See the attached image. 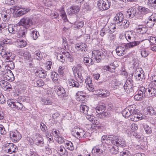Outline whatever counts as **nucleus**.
I'll return each instance as SVG.
<instances>
[{"instance_id":"4be33fe9","label":"nucleus","mask_w":156,"mask_h":156,"mask_svg":"<svg viewBox=\"0 0 156 156\" xmlns=\"http://www.w3.org/2000/svg\"><path fill=\"white\" fill-rule=\"evenodd\" d=\"M156 94V89L153 87L147 88V92L146 94V97H151Z\"/></svg>"},{"instance_id":"4468645a","label":"nucleus","mask_w":156,"mask_h":156,"mask_svg":"<svg viewBox=\"0 0 156 156\" xmlns=\"http://www.w3.org/2000/svg\"><path fill=\"white\" fill-rule=\"evenodd\" d=\"M5 147V151L10 154L15 153L18 150L17 146L11 143L6 144Z\"/></svg>"},{"instance_id":"de8ad7c7","label":"nucleus","mask_w":156,"mask_h":156,"mask_svg":"<svg viewBox=\"0 0 156 156\" xmlns=\"http://www.w3.org/2000/svg\"><path fill=\"white\" fill-rule=\"evenodd\" d=\"M51 78L53 81L56 82L59 78V76L57 73L55 72H53L52 73Z\"/></svg>"},{"instance_id":"ddd939ff","label":"nucleus","mask_w":156,"mask_h":156,"mask_svg":"<svg viewBox=\"0 0 156 156\" xmlns=\"http://www.w3.org/2000/svg\"><path fill=\"white\" fill-rule=\"evenodd\" d=\"M55 148L57 153L60 156H68L67 151L63 146L56 145Z\"/></svg>"},{"instance_id":"f704fd0d","label":"nucleus","mask_w":156,"mask_h":156,"mask_svg":"<svg viewBox=\"0 0 156 156\" xmlns=\"http://www.w3.org/2000/svg\"><path fill=\"white\" fill-rule=\"evenodd\" d=\"M26 73L24 72L25 75L23 77V83L24 84L28 85L29 84V74L27 70H25Z\"/></svg>"},{"instance_id":"393cba45","label":"nucleus","mask_w":156,"mask_h":156,"mask_svg":"<svg viewBox=\"0 0 156 156\" xmlns=\"http://www.w3.org/2000/svg\"><path fill=\"white\" fill-rule=\"evenodd\" d=\"M137 112L136 111L135 114H132L130 117V119L131 121L134 122L138 121L140 120L143 119L144 117L141 116L140 115L137 114Z\"/></svg>"},{"instance_id":"052dcab7","label":"nucleus","mask_w":156,"mask_h":156,"mask_svg":"<svg viewBox=\"0 0 156 156\" xmlns=\"http://www.w3.org/2000/svg\"><path fill=\"white\" fill-rule=\"evenodd\" d=\"M57 58L59 61L62 63H64L65 62V58L61 54H58L57 57Z\"/></svg>"},{"instance_id":"1a4fd4ad","label":"nucleus","mask_w":156,"mask_h":156,"mask_svg":"<svg viewBox=\"0 0 156 156\" xmlns=\"http://www.w3.org/2000/svg\"><path fill=\"white\" fill-rule=\"evenodd\" d=\"M135 105H133L128 107L122 111V115L126 118H128L131 116L132 114H135L136 110H135Z\"/></svg>"},{"instance_id":"0e129e2a","label":"nucleus","mask_w":156,"mask_h":156,"mask_svg":"<svg viewBox=\"0 0 156 156\" xmlns=\"http://www.w3.org/2000/svg\"><path fill=\"white\" fill-rule=\"evenodd\" d=\"M40 127L42 131L43 132H45L47 130L46 126L43 122L41 123Z\"/></svg>"},{"instance_id":"6e6552de","label":"nucleus","mask_w":156,"mask_h":156,"mask_svg":"<svg viewBox=\"0 0 156 156\" xmlns=\"http://www.w3.org/2000/svg\"><path fill=\"white\" fill-rule=\"evenodd\" d=\"M111 2L109 0H99L97 7L99 10H108L110 7Z\"/></svg>"},{"instance_id":"a18cd8bd","label":"nucleus","mask_w":156,"mask_h":156,"mask_svg":"<svg viewBox=\"0 0 156 156\" xmlns=\"http://www.w3.org/2000/svg\"><path fill=\"white\" fill-rule=\"evenodd\" d=\"M101 92V93H100L99 95H101L100 97L102 98L108 96L110 94L109 92L106 90H102Z\"/></svg>"},{"instance_id":"f257e3e1","label":"nucleus","mask_w":156,"mask_h":156,"mask_svg":"<svg viewBox=\"0 0 156 156\" xmlns=\"http://www.w3.org/2000/svg\"><path fill=\"white\" fill-rule=\"evenodd\" d=\"M29 18H23L17 24L13 26L12 25L9 26L8 30L10 33L12 34L17 33L19 37H24L25 36L24 31L21 29L20 26H24L25 28L27 29L29 27Z\"/></svg>"},{"instance_id":"bb28decb","label":"nucleus","mask_w":156,"mask_h":156,"mask_svg":"<svg viewBox=\"0 0 156 156\" xmlns=\"http://www.w3.org/2000/svg\"><path fill=\"white\" fill-rule=\"evenodd\" d=\"M106 109V105H99L96 107V110L98 114H102Z\"/></svg>"},{"instance_id":"7c9ffc66","label":"nucleus","mask_w":156,"mask_h":156,"mask_svg":"<svg viewBox=\"0 0 156 156\" xmlns=\"http://www.w3.org/2000/svg\"><path fill=\"white\" fill-rule=\"evenodd\" d=\"M13 14L14 16L15 17H20L23 15L27 12V10H23V11L18 10H12Z\"/></svg>"},{"instance_id":"69168bd1","label":"nucleus","mask_w":156,"mask_h":156,"mask_svg":"<svg viewBox=\"0 0 156 156\" xmlns=\"http://www.w3.org/2000/svg\"><path fill=\"white\" fill-rule=\"evenodd\" d=\"M81 5V4H79L78 5H73L70 7V9L71 10H80Z\"/></svg>"},{"instance_id":"a19ab883","label":"nucleus","mask_w":156,"mask_h":156,"mask_svg":"<svg viewBox=\"0 0 156 156\" xmlns=\"http://www.w3.org/2000/svg\"><path fill=\"white\" fill-rule=\"evenodd\" d=\"M129 22L127 20L123 19L122 21L120 23L119 26L123 25L125 28H127L129 25Z\"/></svg>"},{"instance_id":"aec40b11","label":"nucleus","mask_w":156,"mask_h":156,"mask_svg":"<svg viewBox=\"0 0 156 156\" xmlns=\"http://www.w3.org/2000/svg\"><path fill=\"white\" fill-rule=\"evenodd\" d=\"M75 48L77 51H87V45L80 42L75 44Z\"/></svg>"},{"instance_id":"e2e57ef3","label":"nucleus","mask_w":156,"mask_h":156,"mask_svg":"<svg viewBox=\"0 0 156 156\" xmlns=\"http://www.w3.org/2000/svg\"><path fill=\"white\" fill-rule=\"evenodd\" d=\"M52 65V62L50 61H47L45 64V68L47 70H50L51 69Z\"/></svg>"},{"instance_id":"864d4df0","label":"nucleus","mask_w":156,"mask_h":156,"mask_svg":"<svg viewBox=\"0 0 156 156\" xmlns=\"http://www.w3.org/2000/svg\"><path fill=\"white\" fill-rule=\"evenodd\" d=\"M142 57H147L149 54L148 52L146 50V48H143L140 51Z\"/></svg>"},{"instance_id":"6ab92c4d","label":"nucleus","mask_w":156,"mask_h":156,"mask_svg":"<svg viewBox=\"0 0 156 156\" xmlns=\"http://www.w3.org/2000/svg\"><path fill=\"white\" fill-rule=\"evenodd\" d=\"M54 89L57 94L60 97H64L66 94L65 90L62 87L56 86Z\"/></svg>"},{"instance_id":"ea45409f","label":"nucleus","mask_w":156,"mask_h":156,"mask_svg":"<svg viewBox=\"0 0 156 156\" xmlns=\"http://www.w3.org/2000/svg\"><path fill=\"white\" fill-rule=\"evenodd\" d=\"M84 25V23L82 21L76 22L73 25V27L77 29L81 28Z\"/></svg>"},{"instance_id":"49530a36","label":"nucleus","mask_w":156,"mask_h":156,"mask_svg":"<svg viewBox=\"0 0 156 156\" xmlns=\"http://www.w3.org/2000/svg\"><path fill=\"white\" fill-rule=\"evenodd\" d=\"M110 66H113V67H111L108 66H106L105 67L106 70L109 71L110 72L113 73L115 71V66L113 63L110 64Z\"/></svg>"},{"instance_id":"09e8293b","label":"nucleus","mask_w":156,"mask_h":156,"mask_svg":"<svg viewBox=\"0 0 156 156\" xmlns=\"http://www.w3.org/2000/svg\"><path fill=\"white\" fill-rule=\"evenodd\" d=\"M55 140L59 144H63V143H65L67 140H65L64 138L60 136V135L57 138H55Z\"/></svg>"},{"instance_id":"e433bc0d","label":"nucleus","mask_w":156,"mask_h":156,"mask_svg":"<svg viewBox=\"0 0 156 156\" xmlns=\"http://www.w3.org/2000/svg\"><path fill=\"white\" fill-rule=\"evenodd\" d=\"M143 127L145 130L146 133L148 134H150L152 132V128L147 124H144Z\"/></svg>"},{"instance_id":"3c124183","label":"nucleus","mask_w":156,"mask_h":156,"mask_svg":"<svg viewBox=\"0 0 156 156\" xmlns=\"http://www.w3.org/2000/svg\"><path fill=\"white\" fill-rule=\"evenodd\" d=\"M123 19H120V17H119L118 16L116 15L113 19V21L115 24L114 25H115L116 24L119 25L120 24V23L122 21Z\"/></svg>"},{"instance_id":"37998d69","label":"nucleus","mask_w":156,"mask_h":156,"mask_svg":"<svg viewBox=\"0 0 156 156\" xmlns=\"http://www.w3.org/2000/svg\"><path fill=\"white\" fill-rule=\"evenodd\" d=\"M39 33L36 30H33L31 34V36L34 40H36L39 36Z\"/></svg>"},{"instance_id":"680f3d73","label":"nucleus","mask_w":156,"mask_h":156,"mask_svg":"<svg viewBox=\"0 0 156 156\" xmlns=\"http://www.w3.org/2000/svg\"><path fill=\"white\" fill-rule=\"evenodd\" d=\"M112 154H116L119 152V149L117 146L114 147L110 151Z\"/></svg>"},{"instance_id":"a878e982","label":"nucleus","mask_w":156,"mask_h":156,"mask_svg":"<svg viewBox=\"0 0 156 156\" xmlns=\"http://www.w3.org/2000/svg\"><path fill=\"white\" fill-rule=\"evenodd\" d=\"M80 112L86 115L88 114L89 108L83 103L81 104L80 106Z\"/></svg>"},{"instance_id":"dca6fc26","label":"nucleus","mask_w":156,"mask_h":156,"mask_svg":"<svg viewBox=\"0 0 156 156\" xmlns=\"http://www.w3.org/2000/svg\"><path fill=\"white\" fill-rule=\"evenodd\" d=\"M143 71L142 69L138 68H136L135 71L134 76L136 79L138 81H141L144 76L143 74Z\"/></svg>"},{"instance_id":"cd10ccee","label":"nucleus","mask_w":156,"mask_h":156,"mask_svg":"<svg viewBox=\"0 0 156 156\" xmlns=\"http://www.w3.org/2000/svg\"><path fill=\"white\" fill-rule=\"evenodd\" d=\"M35 74L36 76L40 78H44L46 76V72L44 70L37 71Z\"/></svg>"},{"instance_id":"5701e85b","label":"nucleus","mask_w":156,"mask_h":156,"mask_svg":"<svg viewBox=\"0 0 156 156\" xmlns=\"http://www.w3.org/2000/svg\"><path fill=\"white\" fill-rule=\"evenodd\" d=\"M126 49H127V48L125 47L118 46L116 48L115 51L118 56H122L125 53Z\"/></svg>"},{"instance_id":"774afa93","label":"nucleus","mask_w":156,"mask_h":156,"mask_svg":"<svg viewBox=\"0 0 156 156\" xmlns=\"http://www.w3.org/2000/svg\"><path fill=\"white\" fill-rule=\"evenodd\" d=\"M30 156H39L37 153L36 150L30 149Z\"/></svg>"},{"instance_id":"0eeeda50","label":"nucleus","mask_w":156,"mask_h":156,"mask_svg":"<svg viewBox=\"0 0 156 156\" xmlns=\"http://www.w3.org/2000/svg\"><path fill=\"white\" fill-rule=\"evenodd\" d=\"M116 27L114 24L109 26H105L100 31V35L103 37L105 34H112L115 31Z\"/></svg>"},{"instance_id":"c9c22d12","label":"nucleus","mask_w":156,"mask_h":156,"mask_svg":"<svg viewBox=\"0 0 156 156\" xmlns=\"http://www.w3.org/2000/svg\"><path fill=\"white\" fill-rule=\"evenodd\" d=\"M9 73H8L7 74L5 75V78L7 80L12 81L14 79V75L11 71L9 70Z\"/></svg>"},{"instance_id":"9d476101","label":"nucleus","mask_w":156,"mask_h":156,"mask_svg":"<svg viewBox=\"0 0 156 156\" xmlns=\"http://www.w3.org/2000/svg\"><path fill=\"white\" fill-rule=\"evenodd\" d=\"M143 12V10H127L126 13V16L128 18H132L134 16L137 17H142Z\"/></svg>"},{"instance_id":"423d86ee","label":"nucleus","mask_w":156,"mask_h":156,"mask_svg":"<svg viewBox=\"0 0 156 156\" xmlns=\"http://www.w3.org/2000/svg\"><path fill=\"white\" fill-rule=\"evenodd\" d=\"M133 81L131 79H128L123 86L124 89L127 93H131L132 95L134 94Z\"/></svg>"},{"instance_id":"f8f14e48","label":"nucleus","mask_w":156,"mask_h":156,"mask_svg":"<svg viewBox=\"0 0 156 156\" xmlns=\"http://www.w3.org/2000/svg\"><path fill=\"white\" fill-rule=\"evenodd\" d=\"M10 136L14 143L18 142L22 137L21 134L16 130L10 131Z\"/></svg>"},{"instance_id":"5fc2aeb1","label":"nucleus","mask_w":156,"mask_h":156,"mask_svg":"<svg viewBox=\"0 0 156 156\" xmlns=\"http://www.w3.org/2000/svg\"><path fill=\"white\" fill-rule=\"evenodd\" d=\"M46 94L50 97L52 98L54 97L55 95L54 91L51 90H48L47 91Z\"/></svg>"},{"instance_id":"f03ea898","label":"nucleus","mask_w":156,"mask_h":156,"mask_svg":"<svg viewBox=\"0 0 156 156\" xmlns=\"http://www.w3.org/2000/svg\"><path fill=\"white\" fill-rule=\"evenodd\" d=\"M107 51L105 50H95L92 51L93 59L96 62H100L101 59H104L106 57Z\"/></svg>"},{"instance_id":"c85d7f7f","label":"nucleus","mask_w":156,"mask_h":156,"mask_svg":"<svg viewBox=\"0 0 156 156\" xmlns=\"http://www.w3.org/2000/svg\"><path fill=\"white\" fill-rule=\"evenodd\" d=\"M65 146L67 149L70 151H73L74 150V146L71 141L67 140L65 143Z\"/></svg>"},{"instance_id":"72a5a7b5","label":"nucleus","mask_w":156,"mask_h":156,"mask_svg":"<svg viewBox=\"0 0 156 156\" xmlns=\"http://www.w3.org/2000/svg\"><path fill=\"white\" fill-rule=\"evenodd\" d=\"M146 110L147 114L150 115H154L156 114V112L154 108L151 106H148L147 107Z\"/></svg>"},{"instance_id":"412c9836","label":"nucleus","mask_w":156,"mask_h":156,"mask_svg":"<svg viewBox=\"0 0 156 156\" xmlns=\"http://www.w3.org/2000/svg\"><path fill=\"white\" fill-rule=\"evenodd\" d=\"M156 22V18L153 15H151L148 19L146 25L149 28H151L155 24Z\"/></svg>"},{"instance_id":"79ce46f5","label":"nucleus","mask_w":156,"mask_h":156,"mask_svg":"<svg viewBox=\"0 0 156 156\" xmlns=\"http://www.w3.org/2000/svg\"><path fill=\"white\" fill-rule=\"evenodd\" d=\"M41 101L43 104L45 105H51L52 103V100L50 98H43Z\"/></svg>"},{"instance_id":"7ed1b4c3","label":"nucleus","mask_w":156,"mask_h":156,"mask_svg":"<svg viewBox=\"0 0 156 156\" xmlns=\"http://www.w3.org/2000/svg\"><path fill=\"white\" fill-rule=\"evenodd\" d=\"M71 134L77 139L85 138L87 136L86 133L82 129L75 126L71 132Z\"/></svg>"},{"instance_id":"2f4dec72","label":"nucleus","mask_w":156,"mask_h":156,"mask_svg":"<svg viewBox=\"0 0 156 156\" xmlns=\"http://www.w3.org/2000/svg\"><path fill=\"white\" fill-rule=\"evenodd\" d=\"M92 60L90 58L88 57H84L83 58V62L85 65L88 66L93 65V63L92 62Z\"/></svg>"},{"instance_id":"bf43d9fd","label":"nucleus","mask_w":156,"mask_h":156,"mask_svg":"<svg viewBox=\"0 0 156 156\" xmlns=\"http://www.w3.org/2000/svg\"><path fill=\"white\" fill-rule=\"evenodd\" d=\"M144 8V10H146L143 7L139 6L138 5L136 4L131 8V10H143Z\"/></svg>"},{"instance_id":"4d7b16f0","label":"nucleus","mask_w":156,"mask_h":156,"mask_svg":"<svg viewBox=\"0 0 156 156\" xmlns=\"http://www.w3.org/2000/svg\"><path fill=\"white\" fill-rule=\"evenodd\" d=\"M11 12H11V10H10L9 12H8V14L7 13V12H6L5 13H6V14L4 13V14H2L4 21H6L7 19H8L10 17V13Z\"/></svg>"},{"instance_id":"c756f323","label":"nucleus","mask_w":156,"mask_h":156,"mask_svg":"<svg viewBox=\"0 0 156 156\" xmlns=\"http://www.w3.org/2000/svg\"><path fill=\"white\" fill-rule=\"evenodd\" d=\"M12 53L10 52L3 51L1 53V55L4 59L5 60H9L10 59L12 55Z\"/></svg>"},{"instance_id":"58836bf2","label":"nucleus","mask_w":156,"mask_h":156,"mask_svg":"<svg viewBox=\"0 0 156 156\" xmlns=\"http://www.w3.org/2000/svg\"><path fill=\"white\" fill-rule=\"evenodd\" d=\"M72 70L73 72L74 75L76 76L77 74L79 78L81 79V81H82L81 78V75L79 73V70L76 67V66H74L72 68Z\"/></svg>"},{"instance_id":"338daca9","label":"nucleus","mask_w":156,"mask_h":156,"mask_svg":"<svg viewBox=\"0 0 156 156\" xmlns=\"http://www.w3.org/2000/svg\"><path fill=\"white\" fill-rule=\"evenodd\" d=\"M151 83L156 85V75L152 76L150 78Z\"/></svg>"},{"instance_id":"2eb2a0df","label":"nucleus","mask_w":156,"mask_h":156,"mask_svg":"<svg viewBox=\"0 0 156 156\" xmlns=\"http://www.w3.org/2000/svg\"><path fill=\"white\" fill-rule=\"evenodd\" d=\"M114 142V143H113V144H116L118 147H123L126 146V142L124 139L118 136H116Z\"/></svg>"},{"instance_id":"603ef678","label":"nucleus","mask_w":156,"mask_h":156,"mask_svg":"<svg viewBox=\"0 0 156 156\" xmlns=\"http://www.w3.org/2000/svg\"><path fill=\"white\" fill-rule=\"evenodd\" d=\"M139 89L140 91V93L142 94L143 96L146 97V94L147 92V88H146L144 87H141Z\"/></svg>"},{"instance_id":"39448f33","label":"nucleus","mask_w":156,"mask_h":156,"mask_svg":"<svg viewBox=\"0 0 156 156\" xmlns=\"http://www.w3.org/2000/svg\"><path fill=\"white\" fill-rule=\"evenodd\" d=\"M31 139L34 143L38 146L43 147L44 145L43 137L39 133H36L32 136Z\"/></svg>"},{"instance_id":"4c0bfd02","label":"nucleus","mask_w":156,"mask_h":156,"mask_svg":"<svg viewBox=\"0 0 156 156\" xmlns=\"http://www.w3.org/2000/svg\"><path fill=\"white\" fill-rule=\"evenodd\" d=\"M13 106L14 107V108H15L18 110H23V105L22 103L18 101L15 102V103H13Z\"/></svg>"},{"instance_id":"f3484780","label":"nucleus","mask_w":156,"mask_h":156,"mask_svg":"<svg viewBox=\"0 0 156 156\" xmlns=\"http://www.w3.org/2000/svg\"><path fill=\"white\" fill-rule=\"evenodd\" d=\"M32 55L34 58L40 60L42 58V55L41 52L36 50L34 48H32Z\"/></svg>"},{"instance_id":"6e6d98bb","label":"nucleus","mask_w":156,"mask_h":156,"mask_svg":"<svg viewBox=\"0 0 156 156\" xmlns=\"http://www.w3.org/2000/svg\"><path fill=\"white\" fill-rule=\"evenodd\" d=\"M51 133L54 136L55 138L60 135L59 131L55 129L52 130Z\"/></svg>"},{"instance_id":"9b49d317","label":"nucleus","mask_w":156,"mask_h":156,"mask_svg":"<svg viewBox=\"0 0 156 156\" xmlns=\"http://www.w3.org/2000/svg\"><path fill=\"white\" fill-rule=\"evenodd\" d=\"M105 145L101 143L93 147L92 153L93 154L96 153L98 155L102 154L103 152H105V148H104Z\"/></svg>"},{"instance_id":"c03bdc74","label":"nucleus","mask_w":156,"mask_h":156,"mask_svg":"<svg viewBox=\"0 0 156 156\" xmlns=\"http://www.w3.org/2000/svg\"><path fill=\"white\" fill-rule=\"evenodd\" d=\"M115 137L116 136H115L112 135L107 136V143L108 141L109 140L111 142L112 144H113V143H114V141Z\"/></svg>"},{"instance_id":"a211bd4d","label":"nucleus","mask_w":156,"mask_h":156,"mask_svg":"<svg viewBox=\"0 0 156 156\" xmlns=\"http://www.w3.org/2000/svg\"><path fill=\"white\" fill-rule=\"evenodd\" d=\"M80 83H81V82H80L76 79L74 80L73 79H69L68 80V83L69 86L70 87L78 88L80 86Z\"/></svg>"},{"instance_id":"b1692460","label":"nucleus","mask_w":156,"mask_h":156,"mask_svg":"<svg viewBox=\"0 0 156 156\" xmlns=\"http://www.w3.org/2000/svg\"><path fill=\"white\" fill-rule=\"evenodd\" d=\"M92 81V78L90 77H87L86 79L85 82L88 86L87 88L89 90L91 91H94V88Z\"/></svg>"},{"instance_id":"473e14b6","label":"nucleus","mask_w":156,"mask_h":156,"mask_svg":"<svg viewBox=\"0 0 156 156\" xmlns=\"http://www.w3.org/2000/svg\"><path fill=\"white\" fill-rule=\"evenodd\" d=\"M27 44L26 42L22 40L17 39L16 42V45L19 48H22L25 47Z\"/></svg>"},{"instance_id":"13d9d810","label":"nucleus","mask_w":156,"mask_h":156,"mask_svg":"<svg viewBox=\"0 0 156 156\" xmlns=\"http://www.w3.org/2000/svg\"><path fill=\"white\" fill-rule=\"evenodd\" d=\"M143 96L142 94L139 93L138 94H136L134 96V98L136 101H141Z\"/></svg>"},{"instance_id":"8fccbe9b","label":"nucleus","mask_w":156,"mask_h":156,"mask_svg":"<svg viewBox=\"0 0 156 156\" xmlns=\"http://www.w3.org/2000/svg\"><path fill=\"white\" fill-rule=\"evenodd\" d=\"M131 155L130 151L127 150H123L120 153V156H131Z\"/></svg>"},{"instance_id":"20e7f679","label":"nucleus","mask_w":156,"mask_h":156,"mask_svg":"<svg viewBox=\"0 0 156 156\" xmlns=\"http://www.w3.org/2000/svg\"><path fill=\"white\" fill-rule=\"evenodd\" d=\"M125 37L128 43L125 44L124 47L127 48H130L139 45L140 43V41H133V38L131 37L130 34H125Z\"/></svg>"}]
</instances>
